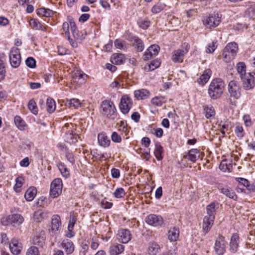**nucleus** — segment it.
<instances>
[{
	"instance_id": "obj_1",
	"label": "nucleus",
	"mask_w": 255,
	"mask_h": 255,
	"mask_svg": "<svg viewBox=\"0 0 255 255\" xmlns=\"http://www.w3.org/2000/svg\"><path fill=\"white\" fill-rule=\"evenodd\" d=\"M219 209V203L216 201L211 203L206 207L207 215L203 219V229L205 233L208 232L213 225L216 211Z\"/></svg>"
},
{
	"instance_id": "obj_2",
	"label": "nucleus",
	"mask_w": 255,
	"mask_h": 255,
	"mask_svg": "<svg viewBox=\"0 0 255 255\" xmlns=\"http://www.w3.org/2000/svg\"><path fill=\"white\" fill-rule=\"evenodd\" d=\"M225 84L220 78L213 79L208 88V94L212 99H217L220 98L223 93Z\"/></svg>"
},
{
	"instance_id": "obj_3",
	"label": "nucleus",
	"mask_w": 255,
	"mask_h": 255,
	"mask_svg": "<svg viewBox=\"0 0 255 255\" xmlns=\"http://www.w3.org/2000/svg\"><path fill=\"white\" fill-rule=\"evenodd\" d=\"M238 51V47L236 42L228 43L223 49V60L227 63L230 62L235 58Z\"/></svg>"
},
{
	"instance_id": "obj_4",
	"label": "nucleus",
	"mask_w": 255,
	"mask_h": 255,
	"mask_svg": "<svg viewBox=\"0 0 255 255\" xmlns=\"http://www.w3.org/2000/svg\"><path fill=\"white\" fill-rule=\"evenodd\" d=\"M102 114L109 119L114 120L116 116V109L113 102L105 100L101 105Z\"/></svg>"
},
{
	"instance_id": "obj_5",
	"label": "nucleus",
	"mask_w": 255,
	"mask_h": 255,
	"mask_svg": "<svg viewBox=\"0 0 255 255\" xmlns=\"http://www.w3.org/2000/svg\"><path fill=\"white\" fill-rule=\"evenodd\" d=\"M63 183L60 178L54 179L50 185V196L55 198L59 197L62 193Z\"/></svg>"
},
{
	"instance_id": "obj_6",
	"label": "nucleus",
	"mask_w": 255,
	"mask_h": 255,
	"mask_svg": "<svg viewBox=\"0 0 255 255\" xmlns=\"http://www.w3.org/2000/svg\"><path fill=\"white\" fill-rule=\"evenodd\" d=\"M9 59L11 66L13 68H17L21 63V55L19 49L13 47L11 48L9 54Z\"/></svg>"
},
{
	"instance_id": "obj_7",
	"label": "nucleus",
	"mask_w": 255,
	"mask_h": 255,
	"mask_svg": "<svg viewBox=\"0 0 255 255\" xmlns=\"http://www.w3.org/2000/svg\"><path fill=\"white\" fill-rule=\"evenodd\" d=\"M184 49H177L172 52L171 59L175 63H182L184 56L189 51V46L188 43H184L183 45Z\"/></svg>"
},
{
	"instance_id": "obj_8",
	"label": "nucleus",
	"mask_w": 255,
	"mask_h": 255,
	"mask_svg": "<svg viewBox=\"0 0 255 255\" xmlns=\"http://www.w3.org/2000/svg\"><path fill=\"white\" fill-rule=\"evenodd\" d=\"M221 22V17L217 14H212L203 20L204 25L209 28L216 27Z\"/></svg>"
},
{
	"instance_id": "obj_9",
	"label": "nucleus",
	"mask_w": 255,
	"mask_h": 255,
	"mask_svg": "<svg viewBox=\"0 0 255 255\" xmlns=\"http://www.w3.org/2000/svg\"><path fill=\"white\" fill-rule=\"evenodd\" d=\"M227 242L225 240V238L219 235L217 238L214 250L217 255H223L226 252Z\"/></svg>"
},
{
	"instance_id": "obj_10",
	"label": "nucleus",
	"mask_w": 255,
	"mask_h": 255,
	"mask_svg": "<svg viewBox=\"0 0 255 255\" xmlns=\"http://www.w3.org/2000/svg\"><path fill=\"white\" fill-rule=\"evenodd\" d=\"M228 91L231 97L238 99L241 95V88L239 83L236 81L232 80L230 82L228 85Z\"/></svg>"
},
{
	"instance_id": "obj_11",
	"label": "nucleus",
	"mask_w": 255,
	"mask_h": 255,
	"mask_svg": "<svg viewBox=\"0 0 255 255\" xmlns=\"http://www.w3.org/2000/svg\"><path fill=\"white\" fill-rule=\"evenodd\" d=\"M243 87L245 90H250L255 86V73H248L243 78Z\"/></svg>"
},
{
	"instance_id": "obj_12",
	"label": "nucleus",
	"mask_w": 255,
	"mask_h": 255,
	"mask_svg": "<svg viewBox=\"0 0 255 255\" xmlns=\"http://www.w3.org/2000/svg\"><path fill=\"white\" fill-rule=\"evenodd\" d=\"M132 105L131 99L127 95L123 96L121 100L120 108L121 112L124 114H127L130 109Z\"/></svg>"
},
{
	"instance_id": "obj_13",
	"label": "nucleus",
	"mask_w": 255,
	"mask_h": 255,
	"mask_svg": "<svg viewBox=\"0 0 255 255\" xmlns=\"http://www.w3.org/2000/svg\"><path fill=\"white\" fill-rule=\"evenodd\" d=\"M145 222L148 225L155 227L160 226L163 223V219L161 216L154 214H150L147 216Z\"/></svg>"
},
{
	"instance_id": "obj_14",
	"label": "nucleus",
	"mask_w": 255,
	"mask_h": 255,
	"mask_svg": "<svg viewBox=\"0 0 255 255\" xmlns=\"http://www.w3.org/2000/svg\"><path fill=\"white\" fill-rule=\"evenodd\" d=\"M117 238L119 242L123 244L128 243L131 239V234L127 229H121L118 231Z\"/></svg>"
},
{
	"instance_id": "obj_15",
	"label": "nucleus",
	"mask_w": 255,
	"mask_h": 255,
	"mask_svg": "<svg viewBox=\"0 0 255 255\" xmlns=\"http://www.w3.org/2000/svg\"><path fill=\"white\" fill-rule=\"evenodd\" d=\"M159 50L160 47L158 45L155 44L151 45L144 53L143 56V60L146 61L151 58L153 56L157 55Z\"/></svg>"
},
{
	"instance_id": "obj_16",
	"label": "nucleus",
	"mask_w": 255,
	"mask_h": 255,
	"mask_svg": "<svg viewBox=\"0 0 255 255\" xmlns=\"http://www.w3.org/2000/svg\"><path fill=\"white\" fill-rule=\"evenodd\" d=\"M61 222L60 217L58 215H54L52 216L51 223V228L49 229L52 234H55L59 230L61 226Z\"/></svg>"
},
{
	"instance_id": "obj_17",
	"label": "nucleus",
	"mask_w": 255,
	"mask_h": 255,
	"mask_svg": "<svg viewBox=\"0 0 255 255\" xmlns=\"http://www.w3.org/2000/svg\"><path fill=\"white\" fill-rule=\"evenodd\" d=\"M125 250V246L118 243L113 244L110 247V255H119L122 254Z\"/></svg>"
},
{
	"instance_id": "obj_18",
	"label": "nucleus",
	"mask_w": 255,
	"mask_h": 255,
	"mask_svg": "<svg viewBox=\"0 0 255 255\" xmlns=\"http://www.w3.org/2000/svg\"><path fill=\"white\" fill-rule=\"evenodd\" d=\"M160 251V246L155 242H150L149 243L146 255H157Z\"/></svg>"
},
{
	"instance_id": "obj_19",
	"label": "nucleus",
	"mask_w": 255,
	"mask_h": 255,
	"mask_svg": "<svg viewBox=\"0 0 255 255\" xmlns=\"http://www.w3.org/2000/svg\"><path fill=\"white\" fill-rule=\"evenodd\" d=\"M11 252L14 255H18L21 252L22 245L17 239H13L9 244Z\"/></svg>"
},
{
	"instance_id": "obj_20",
	"label": "nucleus",
	"mask_w": 255,
	"mask_h": 255,
	"mask_svg": "<svg viewBox=\"0 0 255 255\" xmlns=\"http://www.w3.org/2000/svg\"><path fill=\"white\" fill-rule=\"evenodd\" d=\"M220 192L228 198L234 200L237 199V196L235 192L230 188L227 186L220 187L219 188Z\"/></svg>"
},
{
	"instance_id": "obj_21",
	"label": "nucleus",
	"mask_w": 255,
	"mask_h": 255,
	"mask_svg": "<svg viewBox=\"0 0 255 255\" xmlns=\"http://www.w3.org/2000/svg\"><path fill=\"white\" fill-rule=\"evenodd\" d=\"M98 141L99 145L104 147H108L111 143L110 139L104 132H101L98 134Z\"/></svg>"
},
{
	"instance_id": "obj_22",
	"label": "nucleus",
	"mask_w": 255,
	"mask_h": 255,
	"mask_svg": "<svg viewBox=\"0 0 255 255\" xmlns=\"http://www.w3.org/2000/svg\"><path fill=\"white\" fill-rule=\"evenodd\" d=\"M61 246L65 250L67 255L71 254L75 249L73 243L71 241L67 239L64 240L62 242Z\"/></svg>"
},
{
	"instance_id": "obj_23",
	"label": "nucleus",
	"mask_w": 255,
	"mask_h": 255,
	"mask_svg": "<svg viewBox=\"0 0 255 255\" xmlns=\"http://www.w3.org/2000/svg\"><path fill=\"white\" fill-rule=\"evenodd\" d=\"M48 217V213L46 211L38 210L34 213L33 218L35 221L40 222L47 219Z\"/></svg>"
},
{
	"instance_id": "obj_24",
	"label": "nucleus",
	"mask_w": 255,
	"mask_h": 255,
	"mask_svg": "<svg viewBox=\"0 0 255 255\" xmlns=\"http://www.w3.org/2000/svg\"><path fill=\"white\" fill-rule=\"evenodd\" d=\"M199 157V151L197 149H192L190 150L188 153L184 155V158L195 162Z\"/></svg>"
},
{
	"instance_id": "obj_25",
	"label": "nucleus",
	"mask_w": 255,
	"mask_h": 255,
	"mask_svg": "<svg viewBox=\"0 0 255 255\" xmlns=\"http://www.w3.org/2000/svg\"><path fill=\"white\" fill-rule=\"evenodd\" d=\"M132 43L133 46L136 48L138 51H142L144 49V44L142 41L136 36H133L129 39Z\"/></svg>"
},
{
	"instance_id": "obj_26",
	"label": "nucleus",
	"mask_w": 255,
	"mask_h": 255,
	"mask_svg": "<svg viewBox=\"0 0 255 255\" xmlns=\"http://www.w3.org/2000/svg\"><path fill=\"white\" fill-rule=\"evenodd\" d=\"M45 238L44 231H41L39 235H37L33 237V243L39 246L43 247L45 245Z\"/></svg>"
},
{
	"instance_id": "obj_27",
	"label": "nucleus",
	"mask_w": 255,
	"mask_h": 255,
	"mask_svg": "<svg viewBox=\"0 0 255 255\" xmlns=\"http://www.w3.org/2000/svg\"><path fill=\"white\" fill-rule=\"evenodd\" d=\"M69 29V23L67 22H64L63 23V25H62L63 32L62 33V34H64V33L65 36H67V39H68L69 42H70V43L71 44V45L73 47H76V46H77V44H76V43L75 42V41L72 39H71L70 38Z\"/></svg>"
},
{
	"instance_id": "obj_28",
	"label": "nucleus",
	"mask_w": 255,
	"mask_h": 255,
	"mask_svg": "<svg viewBox=\"0 0 255 255\" xmlns=\"http://www.w3.org/2000/svg\"><path fill=\"white\" fill-rule=\"evenodd\" d=\"M125 60V57L122 53H114L112 55L111 61L114 64L120 65Z\"/></svg>"
},
{
	"instance_id": "obj_29",
	"label": "nucleus",
	"mask_w": 255,
	"mask_h": 255,
	"mask_svg": "<svg viewBox=\"0 0 255 255\" xmlns=\"http://www.w3.org/2000/svg\"><path fill=\"white\" fill-rule=\"evenodd\" d=\"M163 148L160 143L157 142L155 143V148L154 150V154L156 158L158 160H161L163 158Z\"/></svg>"
},
{
	"instance_id": "obj_30",
	"label": "nucleus",
	"mask_w": 255,
	"mask_h": 255,
	"mask_svg": "<svg viewBox=\"0 0 255 255\" xmlns=\"http://www.w3.org/2000/svg\"><path fill=\"white\" fill-rule=\"evenodd\" d=\"M179 236V230L176 227L171 228L168 233V239L171 242H175Z\"/></svg>"
},
{
	"instance_id": "obj_31",
	"label": "nucleus",
	"mask_w": 255,
	"mask_h": 255,
	"mask_svg": "<svg viewBox=\"0 0 255 255\" xmlns=\"http://www.w3.org/2000/svg\"><path fill=\"white\" fill-rule=\"evenodd\" d=\"M239 243V237L237 234H234L231 239L230 242V250L233 252H236L238 247Z\"/></svg>"
},
{
	"instance_id": "obj_32",
	"label": "nucleus",
	"mask_w": 255,
	"mask_h": 255,
	"mask_svg": "<svg viewBox=\"0 0 255 255\" xmlns=\"http://www.w3.org/2000/svg\"><path fill=\"white\" fill-rule=\"evenodd\" d=\"M149 92L146 89L136 90L134 92V97L137 100L147 99L149 96Z\"/></svg>"
},
{
	"instance_id": "obj_33",
	"label": "nucleus",
	"mask_w": 255,
	"mask_h": 255,
	"mask_svg": "<svg viewBox=\"0 0 255 255\" xmlns=\"http://www.w3.org/2000/svg\"><path fill=\"white\" fill-rule=\"evenodd\" d=\"M37 194V189L34 187H29L26 191L24 197L27 201L33 200Z\"/></svg>"
},
{
	"instance_id": "obj_34",
	"label": "nucleus",
	"mask_w": 255,
	"mask_h": 255,
	"mask_svg": "<svg viewBox=\"0 0 255 255\" xmlns=\"http://www.w3.org/2000/svg\"><path fill=\"white\" fill-rule=\"evenodd\" d=\"M219 168L223 172H230L232 168V164L230 161L227 160H223L219 165Z\"/></svg>"
},
{
	"instance_id": "obj_35",
	"label": "nucleus",
	"mask_w": 255,
	"mask_h": 255,
	"mask_svg": "<svg viewBox=\"0 0 255 255\" xmlns=\"http://www.w3.org/2000/svg\"><path fill=\"white\" fill-rule=\"evenodd\" d=\"M166 101L164 97L160 96L153 98L151 100V103L154 106L161 107L164 103H165Z\"/></svg>"
},
{
	"instance_id": "obj_36",
	"label": "nucleus",
	"mask_w": 255,
	"mask_h": 255,
	"mask_svg": "<svg viewBox=\"0 0 255 255\" xmlns=\"http://www.w3.org/2000/svg\"><path fill=\"white\" fill-rule=\"evenodd\" d=\"M8 219L10 223L19 225L21 224L23 221V217L19 214H13L8 216Z\"/></svg>"
},
{
	"instance_id": "obj_37",
	"label": "nucleus",
	"mask_w": 255,
	"mask_h": 255,
	"mask_svg": "<svg viewBox=\"0 0 255 255\" xmlns=\"http://www.w3.org/2000/svg\"><path fill=\"white\" fill-rule=\"evenodd\" d=\"M14 123L17 128L21 130H25L26 125L20 117L16 116L14 118Z\"/></svg>"
},
{
	"instance_id": "obj_38",
	"label": "nucleus",
	"mask_w": 255,
	"mask_h": 255,
	"mask_svg": "<svg viewBox=\"0 0 255 255\" xmlns=\"http://www.w3.org/2000/svg\"><path fill=\"white\" fill-rule=\"evenodd\" d=\"M37 14L39 16L45 17H50L53 15V11L49 9H46L44 7L38 8L36 10Z\"/></svg>"
},
{
	"instance_id": "obj_39",
	"label": "nucleus",
	"mask_w": 255,
	"mask_h": 255,
	"mask_svg": "<svg viewBox=\"0 0 255 255\" xmlns=\"http://www.w3.org/2000/svg\"><path fill=\"white\" fill-rule=\"evenodd\" d=\"M66 105L68 106L69 108L77 109L81 106V103L78 99L73 98L69 100H67L66 103Z\"/></svg>"
},
{
	"instance_id": "obj_40",
	"label": "nucleus",
	"mask_w": 255,
	"mask_h": 255,
	"mask_svg": "<svg viewBox=\"0 0 255 255\" xmlns=\"http://www.w3.org/2000/svg\"><path fill=\"white\" fill-rule=\"evenodd\" d=\"M212 74V71L210 69H206L200 77V82L202 83H206Z\"/></svg>"
},
{
	"instance_id": "obj_41",
	"label": "nucleus",
	"mask_w": 255,
	"mask_h": 255,
	"mask_svg": "<svg viewBox=\"0 0 255 255\" xmlns=\"http://www.w3.org/2000/svg\"><path fill=\"white\" fill-rule=\"evenodd\" d=\"M237 69L241 78H243L244 76L247 74L246 73V66L243 62H239L237 64Z\"/></svg>"
},
{
	"instance_id": "obj_42",
	"label": "nucleus",
	"mask_w": 255,
	"mask_h": 255,
	"mask_svg": "<svg viewBox=\"0 0 255 255\" xmlns=\"http://www.w3.org/2000/svg\"><path fill=\"white\" fill-rule=\"evenodd\" d=\"M68 19L69 21L71 30L72 32L73 35L75 38H78L79 35L78 33V29L76 26L75 23L73 21V19L71 17L68 16Z\"/></svg>"
},
{
	"instance_id": "obj_43",
	"label": "nucleus",
	"mask_w": 255,
	"mask_h": 255,
	"mask_svg": "<svg viewBox=\"0 0 255 255\" xmlns=\"http://www.w3.org/2000/svg\"><path fill=\"white\" fill-rule=\"evenodd\" d=\"M203 108L205 115L207 119H209L215 116V112L213 107L205 106Z\"/></svg>"
},
{
	"instance_id": "obj_44",
	"label": "nucleus",
	"mask_w": 255,
	"mask_h": 255,
	"mask_svg": "<svg viewBox=\"0 0 255 255\" xmlns=\"http://www.w3.org/2000/svg\"><path fill=\"white\" fill-rule=\"evenodd\" d=\"M47 111L49 113H53L56 109V104L55 101L51 98H48L46 101Z\"/></svg>"
},
{
	"instance_id": "obj_45",
	"label": "nucleus",
	"mask_w": 255,
	"mask_h": 255,
	"mask_svg": "<svg viewBox=\"0 0 255 255\" xmlns=\"http://www.w3.org/2000/svg\"><path fill=\"white\" fill-rule=\"evenodd\" d=\"M28 109L34 115H36L38 113V108L36 106L35 101L31 99L30 100L27 105Z\"/></svg>"
},
{
	"instance_id": "obj_46",
	"label": "nucleus",
	"mask_w": 255,
	"mask_h": 255,
	"mask_svg": "<svg viewBox=\"0 0 255 255\" xmlns=\"http://www.w3.org/2000/svg\"><path fill=\"white\" fill-rule=\"evenodd\" d=\"M16 183L14 186V189L16 192L21 191V188L23 184L24 179L21 177H17L16 179Z\"/></svg>"
},
{
	"instance_id": "obj_47",
	"label": "nucleus",
	"mask_w": 255,
	"mask_h": 255,
	"mask_svg": "<svg viewBox=\"0 0 255 255\" xmlns=\"http://www.w3.org/2000/svg\"><path fill=\"white\" fill-rule=\"evenodd\" d=\"M58 167L61 174L64 177H67L69 176V171L63 163H59L58 165Z\"/></svg>"
},
{
	"instance_id": "obj_48",
	"label": "nucleus",
	"mask_w": 255,
	"mask_h": 255,
	"mask_svg": "<svg viewBox=\"0 0 255 255\" xmlns=\"http://www.w3.org/2000/svg\"><path fill=\"white\" fill-rule=\"evenodd\" d=\"M125 195V191L123 188H117L114 193V196L116 198H123Z\"/></svg>"
},
{
	"instance_id": "obj_49",
	"label": "nucleus",
	"mask_w": 255,
	"mask_h": 255,
	"mask_svg": "<svg viewBox=\"0 0 255 255\" xmlns=\"http://www.w3.org/2000/svg\"><path fill=\"white\" fill-rule=\"evenodd\" d=\"M164 7V5L163 3L158 2L152 7L151 11L154 13H157L161 11Z\"/></svg>"
},
{
	"instance_id": "obj_50",
	"label": "nucleus",
	"mask_w": 255,
	"mask_h": 255,
	"mask_svg": "<svg viewBox=\"0 0 255 255\" xmlns=\"http://www.w3.org/2000/svg\"><path fill=\"white\" fill-rule=\"evenodd\" d=\"M160 65V61L159 60L155 59L152 61L148 65V70L152 71L158 67Z\"/></svg>"
},
{
	"instance_id": "obj_51",
	"label": "nucleus",
	"mask_w": 255,
	"mask_h": 255,
	"mask_svg": "<svg viewBox=\"0 0 255 255\" xmlns=\"http://www.w3.org/2000/svg\"><path fill=\"white\" fill-rule=\"evenodd\" d=\"M114 43L115 47L118 49L125 50L126 48V42L124 40L116 39Z\"/></svg>"
},
{
	"instance_id": "obj_52",
	"label": "nucleus",
	"mask_w": 255,
	"mask_h": 255,
	"mask_svg": "<svg viewBox=\"0 0 255 255\" xmlns=\"http://www.w3.org/2000/svg\"><path fill=\"white\" fill-rule=\"evenodd\" d=\"M77 221V218L74 214H70V219L69 221L68 228L73 230L74 226Z\"/></svg>"
},
{
	"instance_id": "obj_53",
	"label": "nucleus",
	"mask_w": 255,
	"mask_h": 255,
	"mask_svg": "<svg viewBox=\"0 0 255 255\" xmlns=\"http://www.w3.org/2000/svg\"><path fill=\"white\" fill-rule=\"evenodd\" d=\"M26 255H40V253L37 247L31 246L27 250Z\"/></svg>"
},
{
	"instance_id": "obj_54",
	"label": "nucleus",
	"mask_w": 255,
	"mask_h": 255,
	"mask_svg": "<svg viewBox=\"0 0 255 255\" xmlns=\"http://www.w3.org/2000/svg\"><path fill=\"white\" fill-rule=\"evenodd\" d=\"M25 64L28 67L31 68H34L36 66V61L35 59L31 57H28L26 59Z\"/></svg>"
},
{
	"instance_id": "obj_55",
	"label": "nucleus",
	"mask_w": 255,
	"mask_h": 255,
	"mask_svg": "<svg viewBox=\"0 0 255 255\" xmlns=\"http://www.w3.org/2000/svg\"><path fill=\"white\" fill-rule=\"evenodd\" d=\"M235 131L237 135L239 137H242L244 135L243 128L240 125L236 126Z\"/></svg>"
},
{
	"instance_id": "obj_56",
	"label": "nucleus",
	"mask_w": 255,
	"mask_h": 255,
	"mask_svg": "<svg viewBox=\"0 0 255 255\" xmlns=\"http://www.w3.org/2000/svg\"><path fill=\"white\" fill-rule=\"evenodd\" d=\"M111 138L113 141L115 142L120 143L122 141L121 136L116 131L112 133Z\"/></svg>"
},
{
	"instance_id": "obj_57",
	"label": "nucleus",
	"mask_w": 255,
	"mask_h": 255,
	"mask_svg": "<svg viewBox=\"0 0 255 255\" xmlns=\"http://www.w3.org/2000/svg\"><path fill=\"white\" fill-rule=\"evenodd\" d=\"M84 74L81 71L77 70L72 74L73 82H76L77 79H81Z\"/></svg>"
},
{
	"instance_id": "obj_58",
	"label": "nucleus",
	"mask_w": 255,
	"mask_h": 255,
	"mask_svg": "<svg viewBox=\"0 0 255 255\" xmlns=\"http://www.w3.org/2000/svg\"><path fill=\"white\" fill-rule=\"evenodd\" d=\"M101 206L103 208L108 209H110L112 207L113 203L109 202L106 200H103L101 201Z\"/></svg>"
},
{
	"instance_id": "obj_59",
	"label": "nucleus",
	"mask_w": 255,
	"mask_h": 255,
	"mask_svg": "<svg viewBox=\"0 0 255 255\" xmlns=\"http://www.w3.org/2000/svg\"><path fill=\"white\" fill-rule=\"evenodd\" d=\"M149 21L148 20H142L138 22V25L142 28L145 29L149 26Z\"/></svg>"
},
{
	"instance_id": "obj_60",
	"label": "nucleus",
	"mask_w": 255,
	"mask_h": 255,
	"mask_svg": "<svg viewBox=\"0 0 255 255\" xmlns=\"http://www.w3.org/2000/svg\"><path fill=\"white\" fill-rule=\"evenodd\" d=\"M216 42H212V43L210 44L207 48V49L206 50V52L208 53H212L213 52L215 49L216 48Z\"/></svg>"
},
{
	"instance_id": "obj_61",
	"label": "nucleus",
	"mask_w": 255,
	"mask_h": 255,
	"mask_svg": "<svg viewBox=\"0 0 255 255\" xmlns=\"http://www.w3.org/2000/svg\"><path fill=\"white\" fill-rule=\"evenodd\" d=\"M39 22L35 19H31L29 21L30 26L33 29H37Z\"/></svg>"
},
{
	"instance_id": "obj_62",
	"label": "nucleus",
	"mask_w": 255,
	"mask_h": 255,
	"mask_svg": "<svg viewBox=\"0 0 255 255\" xmlns=\"http://www.w3.org/2000/svg\"><path fill=\"white\" fill-rule=\"evenodd\" d=\"M111 174L113 178H118L120 175V170L116 168H113L111 170Z\"/></svg>"
},
{
	"instance_id": "obj_63",
	"label": "nucleus",
	"mask_w": 255,
	"mask_h": 255,
	"mask_svg": "<svg viewBox=\"0 0 255 255\" xmlns=\"http://www.w3.org/2000/svg\"><path fill=\"white\" fill-rule=\"evenodd\" d=\"M9 24V20L4 16H0V26H4Z\"/></svg>"
},
{
	"instance_id": "obj_64",
	"label": "nucleus",
	"mask_w": 255,
	"mask_h": 255,
	"mask_svg": "<svg viewBox=\"0 0 255 255\" xmlns=\"http://www.w3.org/2000/svg\"><path fill=\"white\" fill-rule=\"evenodd\" d=\"M237 180L240 185H242L246 187H247L249 182L247 179L243 178H239Z\"/></svg>"
}]
</instances>
